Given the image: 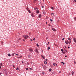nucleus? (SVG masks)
Returning <instances> with one entry per match:
<instances>
[{"mask_svg": "<svg viewBox=\"0 0 76 76\" xmlns=\"http://www.w3.org/2000/svg\"><path fill=\"white\" fill-rule=\"evenodd\" d=\"M23 38H25V39H27V38H29V36L24 35L23 36Z\"/></svg>", "mask_w": 76, "mask_h": 76, "instance_id": "1", "label": "nucleus"}, {"mask_svg": "<svg viewBox=\"0 0 76 76\" xmlns=\"http://www.w3.org/2000/svg\"><path fill=\"white\" fill-rule=\"evenodd\" d=\"M29 50L31 52H32L33 51V49L32 48H30Z\"/></svg>", "mask_w": 76, "mask_h": 76, "instance_id": "2", "label": "nucleus"}, {"mask_svg": "<svg viewBox=\"0 0 76 76\" xmlns=\"http://www.w3.org/2000/svg\"><path fill=\"white\" fill-rule=\"evenodd\" d=\"M43 69H44V70H45V69H47V66H46L45 65H44L43 66Z\"/></svg>", "mask_w": 76, "mask_h": 76, "instance_id": "3", "label": "nucleus"}, {"mask_svg": "<svg viewBox=\"0 0 76 76\" xmlns=\"http://www.w3.org/2000/svg\"><path fill=\"white\" fill-rule=\"evenodd\" d=\"M35 52H36V53H39V51H38V48H36Z\"/></svg>", "mask_w": 76, "mask_h": 76, "instance_id": "4", "label": "nucleus"}, {"mask_svg": "<svg viewBox=\"0 0 76 76\" xmlns=\"http://www.w3.org/2000/svg\"><path fill=\"white\" fill-rule=\"evenodd\" d=\"M73 40H74V42H75L76 43V39L75 38H74L73 39Z\"/></svg>", "mask_w": 76, "mask_h": 76, "instance_id": "5", "label": "nucleus"}, {"mask_svg": "<svg viewBox=\"0 0 76 76\" xmlns=\"http://www.w3.org/2000/svg\"><path fill=\"white\" fill-rule=\"evenodd\" d=\"M53 64L55 66H57V64H56L55 63H53Z\"/></svg>", "mask_w": 76, "mask_h": 76, "instance_id": "6", "label": "nucleus"}, {"mask_svg": "<svg viewBox=\"0 0 76 76\" xmlns=\"http://www.w3.org/2000/svg\"><path fill=\"white\" fill-rule=\"evenodd\" d=\"M41 14H39V16L38 17V18H41Z\"/></svg>", "mask_w": 76, "mask_h": 76, "instance_id": "7", "label": "nucleus"}, {"mask_svg": "<svg viewBox=\"0 0 76 76\" xmlns=\"http://www.w3.org/2000/svg\"><path fill=\"white\" fill-rule=\"evenodd\" d=\"M44 64H47V62L45 61H44Z\"/></svg>", "mask_w": 76, "mask_h": 76, "instance_id": "8", "label": "nucleus"}, {"mask_svg": "<svg viewBox=\"0 0 76 76\" xmlns=\"http://www.w3.org/2000/svg\"><path fill=\"white\" fill-rule=\"evenodd\" d=\"M66 44H68L69 43V41L68 40L65 41Z\"/></svg>", "mask_w": 76, "mask_h": 76, "instance_id": "9", "label": "nucleus"}, {"mask_svg": "<svg viewBox=\"0 0 76 76\" xmlns=\"http://www.w3.org/2000/svg\"><path fill=\"white\" fill-rule=\"evenodd\" d=\"M31 16H32V17H33V18H34L35 17V16L33 14H31Z\"/></svg>", "mask_w": 76, "mask_h": 76, "instance_id": "10", "label": "nucleus"}, {"mask_svg": "<svg viewBox=\"0 0 76 76\" xmlns=\"http://www.w3.org/2000/svg\"><path fill=\"white\" fill-rule=\"evenodd\" d=\"M37 0H34V3H37Z\"/></svg>", "mask_w": 76, "mask_h": 76, "instance_id": "11", "label": "nucleus"}, {"mask_svg": "<svg viewBox=\"0 0 76 76\" xmlns=\"http://www.w3.org/2000/svg\"><path fill=\"white\" fill-rule=\"evenodd\" d=\"M74 72L73 71H72V76H73V74H74Z\"/></svg>", "mask_w": 76, "mask_h": 76, "instance_id": "12", "label": "nucleus"}, {"mask_svg": "<svg viewBox=\"0 0 76 76\" xmlns=\"http://www.w3.org/2000/svg\"><path fill=\"white\" fill-rule=\"evenodd\" d=\"M41 56L43 58V59H44V58H45V57H44V56L42 55H41Z\"/></svg>", "mask_w": 76, "mask_h": 76, "instance_id": "13", "label": "nucleus"}, {"mask_svg": "<svg viewBox=\"0 0 76 76\" xmlns=\"http://www.w3.org/2000/svg\"><path fill=\"white\" fill-rule=\"evenodd\" d=\"M64 50H65V49H66H66L67 48V47H66V46H64Z\"/></svg>", "mask_w": 76, "mask_h": 76, "instance_id": "14", "label": "nucleus"}, {"mask_svg": "<svg viewBox=\"0 0 76 76\" xmlns=\"http://www.w3.org/2000/svg\"><path fill=\"white\" fill-rule=\"evenodd\" d=\"M51 14L52 16H54V13H51Z\"/></svg>", "mask_w": 76, "mask_h": 76, "instance_id": "15", "label": "nucleus"}, {"mask_svg": "<svg viewBox=\"0 0 76 76\" xmlns=\"http://www.w3.org/2000/svg\"><path fill=\"white\" fill-rule=\"evenodd\" d=\"M34 10H37L38 8H34Z\"/></svg>", "mask_w": 76, "mask_h": 76, "instance_id": "16", "label": "nucleus"}, {"mask_svg": "<svg viewBox=\"0 0 76 76\" xmlns=\"http://www.w3.org/2000/svg\"><path fill=\"white\" fill-rule=\"evenodd\" d=\"M51 9H52V10H54V7H51Z\"/></svg>", "mask_w": 76, "mask_h": 76, "instance_id": "17", "label": "nucleus"}, {"mask_svg": "<svg viewBox=\"0 0 76 76\" xmlns=\"http://www.w3.org/2000/svg\"><path fill=\"white\" fill-rule=\"evenodd\" d=\"M8 56H9L10 57V56H11V55H10V54H8Z\"/></svg>", "mask_w": 76, "mask_h": 76, "instance_id": "18", "label": "nucleus"}, {"mask_svg": "<svg viewBox=\"0 0 76 76\" xmlns=\"http://www.w3.org/2000/svg\"><path fill=\"white\" fill-rule=\"evenodd\" d=\"M16 70H19V68H18V67L17 68H16Z\"/></svg>", "mask_w": 76, "mask_h": 76, "instance_id": "19", "label": "nucleus"}, {"mask_svg": "<svg viewBox=\"0 0 76 76\" xmlns=\"http://www.w3.org/2000/svg\"><path fill=\"white\" fill-rule=\"evenodd\" d=\"M64 50H65V51H66V53H67V50H66V49H65Z\"/></svg>", "mask_w": 76, "mask_h": 76, "instance_id": "20", "label": "nucleus"}, {"mask_svg": "<svg viewBox=\"0 0 76 76\" xmlns=\"http://www.w3.org/2000/svg\"><path fill=\"white\" fill-rule=\"evenodd\" d=\"M48 48H48V50H50V48L49 47H48Z\"/></svg>", "mask_w": 76, "mask_h": 76, "instance_id": "21", "label": "nucleus"}, {"mask_svg": "<svg viewBox=\"0 0 76 76\" xmlns=\"http://www.w3.org/2000/svg\"><path fill=\"white\" fill-rule=\"evenodd\" d=\"M28 11L29 13H31V11H30V10H28Z\"/></svg>", "mask_w": 76, "mask_h": 76, "instance_id": "22", "label": "nucleus"}, {"mask_svg": "<svg viewBox=\"0 0 76 76\" xmlns=\"http://www.w3.org/2000/svg\"><path fill=\"white\" fill-rule=\"evenodd\" d=\"M28 57H29V58L30 57H31V55H28Z\"/></svg>", "mask_w": 76, "mask_h": 76, "instance_id": "23", "label": "nucleus"}, {"mask_svg": "<svg viewBox=\"0 0 76 76\" xmlns=\"http://www.w3.org/2000/svg\"><path fill=\"white\" fill-rule=\"evenodd\" d=\"M37 13H39V11L38 10L36 12Z\"/></svg>", "mask_w": 76, "mask_h": 76, "instance_id": "24", "label": "nucleus"}, {"mask_svg": "<svg viewBox=\"0 0 76 76\" xmlns=\"http://www.w3.org/2000/svg\"><path fill=\"white\" fill-rule=\"evenodd\" d=\"M20 40H21V39L19 38V39L18 40V41H20Z\"/></svg>", "mask_w": 76, "mask_h": 76, "instance_id": "25", "label": "nucleus"}, {"mask_svg": "<svg viewBox=\"0 0 76 76\" xmlns=\"http://www.w3.org/2000/svg\"><path fill=\"white\" fill-rule=\"evenodd\" d=\"M68 39L69 40V41H70L71 40V39L70 38H68Z\"/></svg>", "mask_w": 76, "mask_h": 76, "instance_id": "26", "label": "nucleus"}, {"mask_svg": "<svg viewBox=\"0 0 76 76\" xmlns=\"http://www.w3.org/2000/svg\"><path fill=\"white\" fill-rule=\"evenodd\" d=\"M15 54V53H13L12 54V56H14V54Z\"/></svg>", "mask_w": 76, "mask_h": 76, "instance_id": "27", "label": "nucleus"}, {"mask_svg": "<svg viewBox=\"0 0 76 76\" xmlns=\"http://www.w3.org/2000/svg\"><path fill=\"white\" fill-rule=\"evenodd\" d=\"M37 47H39V45H38V43L37 44Z\"/></svg>", "mask_w": 76, "mask_h": 76, "instance_id": "28", "label": "nucleus"}, {"mask_svg": "<svg viewBox=\"0 0 76 76\" xmlns=\"http://www.w3.org/2000/svg\"><path fill=\"white\" fill-rule=\"evenodd\" d=\"M61 50L63 52V51H64V50H63V49H61Z\"/></svg>", "mask_w": 76, "mask_h": 76, "instance_id": "29", "label": "nucleus"}, {"mask_svg": "<svg viewBox=\"0 0 76 76\" xmlns=\"http://www.w3.org/2000/svg\"><path fill=\"white\" fill-rule=\"evenodd\" d=\"M42 74L44 75V72H42Z\"/></svg>", "mask_w": 76, "mask_h": 76, "instance_id": "30", "label": "nucleus"}, {"mask_svg": "<svg viewBox=\"0 0 76 76\" xmlns=\"http://www.w3.org/2000/svg\"><path fill=\"white\" fill-rule=\"evenodd\" d=\"M75 20H76V17H75L74 18Z\"/></svg>", "mask_w": 76, "mask_h": 76, "instance_id": "31", "label": "nucleus"}, {"mask_svg": "<svg viewBox=\"0 0 76 76\" xmlns=\"http://www.w3.org/2000/svg\"><path fill=\"white\" fill-rule=\"evenodd\" d=\"M0 66H2V63H1L0 64Z\"/></svg>", "mask_w": 76, "mask_h": 76, "instance_id": "32", "label": "nucleus"}, {"mask_svg": "<svg viewBox=\"0 0 76 76\" xmlns=\"http://www.w3.org/2000/svg\"><path fill=\"white\" fill-rule=\"evenodd\" d=\"M50 21H51V22H53V20L50 19Z\"/></svg>", "mask_w": 76, "mask_h": 76, "instance_id": "33", "label": "nucleus"}, {"mask_svg": "<svg viewBox=\"0 0 76 76\" xmlns=\"http://www.w3.org/2000/svg\"><path fill=\"white\" fill-rule=\"evenodd\" d=\"M63 54H65V52H63Z\"/></svg>", "mask_w": 76, "mask_h": 76, "instance_id": "34", "label": "nucleus"}, {"mask_svg": "<svg viewBox=\"0 0 76 76\" xmlns=\"http://www.w3.org/2000/svg\"><path fill=\"white\" fill-rule=\"evenodd\" d=\"M44 6H42V8H44Z\"/></svg>", "mask_w": 76, "mask_h": 76, "instance_id": "35", "label": "nucleus"}, {"mask_svg": "<svg viewBox=\"0 0 76 76\" xmlns=\"http://www.w3.org/2000/svg\"><path fill=\"white\" fill-rule=\"evenodd\" d=\"M26 70H28V68H26Z\"/></svg>", "mask_w": 76, "mask_h": 76, "instance_id": "36", "label": "nucleus"}, {"mask_svg": "<svg viewBox=\"0 0 76 76\" xmlns=\"http://www.w3.org/2000/svg\"><path fill=\"white\" fill-rule=\"evenodd\" d=\"M49 71H51V69H49Z\"/></svg>", "mask_w": 76, "mask_h": 76, "instance_id": "37", "label": "nucleus"}, {"mask_svg": "<svg viewBox=\"0 0 76 76\" xmlns=\"http://www.w3.org/2000/svg\"><path fill=\"white\" fill-rule=\"evenodd\" d=\"M64 39V38H63V39H62V41H63Z\"/></svg>", "mask_w": 76, "mask_h": 76, "instance_id": "38", "label": "nucleus"}, {"mask_svg": "<svg viewBox=\"0 0 76 76\" xmlns=\"http://www.w3.org/2000/svg\"><path fill=\"white\" fill-rule=\"evenodd\" d=\"M35 38H34L33 39V40H34V41H35Z\"/></svg>", "mask_w": 76, "mask_h": 76, "instance_id": "39", "label": "nucleus"}, {"mask_svg": "<svg viewBox=\"0 0 76 76\" xmlns=\"http://www.w3.org/2000/svg\"><path fill=\"white\" fill-rule=\"evenodd\" d=\"M65 57H67V56H65Z\"/></svg>", "mask_w": 76, "mask_h": 76, "instance_id": "40", "label": "nucleus"}, {"mask_svg": "<svg viewBox=\"0 0 76 76\" xmlns=\"http://www.w3.org/2000/svg\"><path fill=\"white\" fill-rule=\"evenodd\" d=\"M74 1H75V2H76V0H74Z\"/></svg>", "mask_w": 76, "mask_h": 76, "instance_id": "41", "label": "nucleus"}, {"mask_svg": "<svg viewBox=\"0 0 76 76\" xmlns=\"http://www.w3.org/2000/svg\"><path fill=\"white\" fill-rule=\"evenodd\" d=\"M74 63H75V64L76 63V62L74 61Z\"/></svg>", "mask_w": 76, "mask_h": 76, "instance_id": "42", "label": "nucleus"}, {"mask_svg": "<svg viewBox=\"0 0 76 76\" xmlns=\"http://www.w3.org/2000/svg\"><path fill=\"white\" fill-rule=\"evenodd\" d=\"M53 31H55V29H53Z\"/></svg>", "mask_w": 76, "mask_h": 76, "instance_id": "43", "label": "nucleus"}, {"mask_svg": "<svg viewBox=\"0 0 76 76\" xmlns=\"http://www.w3.org/2000/svg\"><path fill=\"white\" fill-rule=\"evenodd\" d=\"M48 25L49 26H51V25H49V24Z\"/></svg>", "mask_w": 76, "mask_h": 76, "instance_id": "44", "label": "nucleus"}, {"mask_svg": "<svg viewBox=\"0 0 76 76\" xmlns=\"http://www.w3.org/2000/svg\"><path fill=\"white\" fill-rule=\"evenodd\" d=\"M29 69H30V70H32V69H31V68H30Z\"/></svg>", "mask_w": 76, "mask_h": 76, "instance_id": "45", "label": "nucleus"}, {"mask_svg": "<svg viewBox=\"0 0 76 76\" xmlns=\"http://www.w3.org/2000/svg\"><path fill=\"white\" fill-rule=\"evenodd\" d=\"M16 56H18V54H16Z\"/></svg>", "mask_w": 76, "mask_h": 76, "instance_id": "46", "label": "nucleus"}, {"mask_svg": "<svg viewBox=\"0 0 76 76\" xmlns=\"http://www.w3.org/2000/svg\"><path fill=\"white\" fill-rule=\"evenodd\" d=\"M23 40L24 41H25V40H24V39H23Z\"/></svg>", "mask_w": 76, "mask_h": 76, "instance_id": "47", "label": "nucleus"}, {"mask_svg": "<svg viewBox=\"0 0 76 76\" xmlns=\"http://www.w3.org/2000/svg\"><path fill=\"white\" fill-rule=\"evenodd\" d=\"M45 61H47V59H45Z\"/></svg>", "mask_w": 76, "mask_h": 76, "instance_id": "48", "label": "nucleus"}, {"mask_svg": "<svg viewBox=\"0 0 76 76\" xmlns=\"http://www.w3.org/2000/svg\"><path fill=\"white\" fill-rule=\"evenodd\" d=\"M30 40H31V41H32V39H30Z\"/></svg>", "mask_w": 76, "mask_h": 76, "instance_id": "49", "label": "nucleus"}, {"mask_svg": "<svg viewBox=\"0 0 76 76\" xmlns=\"http://www.w3.org/2000/svg\"><path fill=\"white\" fill-rule=\"evenodd\" d=\"M27 10H28V8L27 9Z\"/></svg>", "mask_w": 76, "mask_h": 76, "instance_id": "50", "label": "nucleus"}, {"mask_svg": "<svg viewBox=\"0 0 76 76\" xmlns=\"http://www.w3.org/2000/svg\"><path fill=\"white\" fill-rule=\"evenodd\" d=\"M63 64H64V63H63Z\"/></svg>", "mask_w": 76, "mask_h": 76, "instance_id": "51", "label": "nucleus"}, {"mask_svg": "<svg viewBox=\"0 0 76 76\" xmlns=\"http://www.w3.org/2000/svg\"><path fill=\"white\" fill-rule=\"evenodd\" d=\"M68 48H70V47H68Z\"/></svg>", "mask_w": 76, "mask_h": 76, "instance_id": "52", "label": "nucleus"}, {"mask_svg": "<svg viewBox=\"0 0 76 76\" xmlns=\"http://www.w3.org/2000/svg\"><path fill=\"white\" fill-rule=\"evenodd\" d=\"M23 62H24L23 61H22V63H23Z\"/></svg>", "mask_w": 76, "mask_h": 76, "instance_id": "53", "label": "nucleus"}, {"mask_svg": "<svg viewBox=\"0 0 76 76\" xmlns=\"http://www.w3.org/2000/svg\"><path fill=\"white\" fill-rule=\"evenodd\" d=\"M1 66H0V69H1Z\"/></svg>", "mask_w": 76, "mask_h": 76, "instance_id": "54", "label": "nucleus"}, {"mask_svg": "<svg viewBox=\"0 0 76 76\" xmlns=\"http://www.w3.org/2000/svg\"><path fill=\"white\" fill-rule=\"evenodd\" d=\"M1 73H0V75H1Z\"/></svg>", "mask_w": 76, "mask_h": 76, "instance_id": "55", "label": "nucleus"}, {"mask_svg": "<svg viewBox=\"0 0 76 76\" xmlns=\"http://www.w3.org/2000/svg\"><path fill=\"white\" fill-rule=\"evenodd\" d=\"M63 63V62H61V63Z\"/></svg>", "mask_w": 76, "mask_h": 76, "instance_id": "56", "label": "nucleus"}, {"mask_svg": "<svg viewBox=\"0 0 76 76\" xmlns=\"http://www.w3.org/2000/svg\"><path fill=\"white\" fill-rule=\"evenodd\" d=\"M46 24H47V22L46 23Z\"/></svg>", "mask_w": 76, "mask_h": 76, "instance_id": "57", "label": "nucleus"}, {"mask_svg": "<svg viewBox=\"0 0 76 76\" xmlns=\"http://www.w3.org/2000/svg\"><path fill=\"white\" fill-rule=\"evenodd\" d=\"M42 51L43 52V50H42Z\"/></svg>", "mask_w": 76, "mask_h": 76, "instance_id": "58", "label": "nucleus"}, {"mask_svg": "<svg viewBox=\"0 0 76 76\" xmlns=\"http://www.w3.org/2000/svg\"><path fill=\"white\" fill-rule=\"evenodd\" d=\"M18 58H20V57H19Z\"/></svg>", "mask_w": 76, "mask_h": 76, "instance_id": "59", "label": "nucleus"}, {"mask_svg": "<svg viewBox=\"0 0 76 76\" xmlns=\"http://www.w3.org/2000/svg\"><path fill=\"white\" fill-rule=\"evenodd\" d=\"M48 44H49V42H48Z\"/></svg>", "mask_w": 76, "mask_h": 76, "instance_id": "60", "label": "nucleus"}, {"mask_svg": "<svg viewBox=\"0 0 76 76\" xmlns=\"http://www.w3.org/2000/svg\"><path fill=\"white\" fill-rule=\"evenodd\" d=\"M47 45H48V44L47 43Z\"/></svg>", "mask_w": 76, "mask_h": 76, "instance_id": "61", "label": "nucleus"}, {"mask_svg": "<svg viewBox=\"0 0 76 76\" xmlns=\"http://www.w3.org/2000/svg\"><path fill=\"white\" fill-rule=\"evenodd\" d=\"M74 45H75V43H74Z\"/></svg>", "mask_w": 76, "mask_h": 76, "instance_id": "62", "label": "nucleus"}, {"mask_svg": "<svg viewBox=\"0 0 76 76\" xmlns=\"http://www.w3.org/2000/svg\"><path fill=\"white\" fill-rule=\"evenodd\" d=\"M20 57H22L21 56H20Z\"/></svg>", "mask_w": 76, "mask_h": 76, "instance_id": "63", "label": "nucleus"}, {"mask_svg": "<svg viewBox=\"0 0 76 76\" xmlns=\"http://www.w3.org/2000/svg\"><path fill=\"white\" fill-rule=\"evenodd\" d=\"M32 64V62H31V64Z\"/></svg>", "mask_w": 76, "mask_h": 76, "instance_id": "64", "label": "nucleus"}]
</instances>
